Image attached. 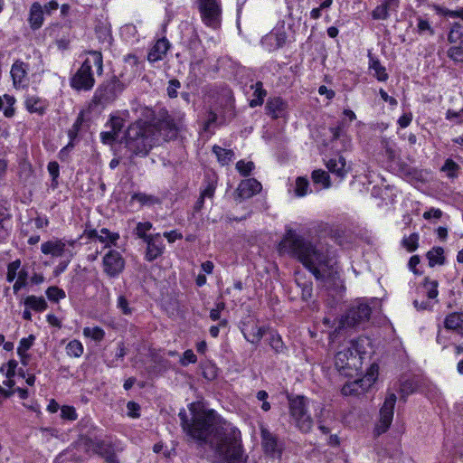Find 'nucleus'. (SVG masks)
<instances>
[{
  "label": "nucleus",
  "instance_id": "obj_1",
  "mask_svg": "<svg viewBox=\"0 0 463 463\" xmlns=\"http://www.w3.org/2000/svg\"><path fill=\"white\" fill-rule=\"evenodd\" d=\"M184 117V114H179L174 118L166 110L161 109L158 117L151 122L136 121L126 131V147L137 156L147 155L160 139L168 141L177 137Z\"/></svg>",
  "mask_w": 463,
  "mask_h": 463
},
{
  "label": "nucleus",
  "instance_id": "obj_2",
  "mask_svg": "<svg viewBox=\"0 0 463 463\" xmlns=\"http://www.w3.org/2000/svg\"><path fill=\"white\" fill-rule=\"evenodd\" d=\"M280 254H288L297 259L308 269L317 280H323L332 272L333 263L326 250L317 246L309 240L298 234L292 229H287L279 242Z\"/></svg>",
  "mask_w": 463,
  "mask_h": 463
},
{
  "label": "nucleus",
  "instance_id": "obj_3",
  "mask_svg": "<svg viewBox=\"0 0 463 463\" xmlns=\"http://www.w3.org/2000/svg\"><path fill=\"white\" fill-rule=\"evenodd\" d=\"M213 463H247L241 433L230 423H223L208 445Z\"/></svg>",
  "mask_w": 463,
  "mask_h": 463
},
{
  "label": "nucleus",
  "instance_id": "obj_4",
  "mask_svg": "<svg viewBox=\"0 0 463 463\" xmlns=\"http://www.w3.org/2000/svg\"><path fill=\"white\" fill-rule=\"evenodd\" d=\"M189 409L192 412L191 420L184 410L178 414L184 431L200 445H209L211 439L222 427L217 414L213 410L195 411L194 403H191Z\"/></svg>",
  "mask_w": 463,
  "mask_h": 463
},
{
  "label": "nucleus",
  "instance_id": "obj_5",
  "mask_svg": "<svg viewBox=\"0 0 463 463\" xmlns=\"http://www.w3.org/2000/svg\"><path fill=\"white\" fill-rule=\"evenodd\" d=\"M88 57L76 73L71 79V87L78 91L90 90L94 84L95 79L92 68H96V71L100 75L103 71V59L100 52L90 51Z\"/></svg>",
  "mask_w": 463,
  "mask_h": 463
},
{
  "label": "nucleus",
  "instance_id": "obj_6",
  "mask_svg": "<svg viewBox=\"0 0 463 463\" xmlns=\"http://www.w3.org/2000/svg\"><path fill=\"white\" fill-rule=\"evenodd\" d=\"M360 342L363 340H350L335 354V368L346 377H353L362 365L360 354L364 353V350Z\"/></svg>",
  "mask_w": 463,
  "mask_h": 463
},
{
  "label": "nucleus",
  "instance_id": "obj_7",
  "mask_svg": "<svg viewBox=\"0 0 463 463\" xmlns=\"http://www.w3.org/2000/svg\"><path fill=\"white\" fill-rule=\"evenodd\" d=\"M125 84L116 76L102 82L95 90L90 107L106 106L112 103L121 94Z\"/></svg>",
  "mask_w": 463,
  "mask_h": 463
},
{
  "label": "nucleus",
  "instance_id": "obj_8",
  "mask_svg": "<svg viewBox=\"0 0 463 463\" xmlns=\"http://www.w3.org/2000/svg\"><path fill=\"white\" fill-rule=\"evenodd\" d=\"M307 402L308 400L304 396H288L290 416L303 432H308L313 426V420L307 411Z\"/></svg>",
  "mask_w": 463,
  "mask_h": 463
},
{
  "label": "nucleus",
  "instance_id": "obj_9",
  "mask_svg": "<svg viewBox=\"0 0 463 463\" xmlns=\"http://www.w3.org/2000/svg\"><path fill=\"white\" fill-rule=\"evenodd\" d=\"M371 313L372 309L368 304L364 302L354 303L341 319L340 326L336 330L340 332L344 328L359 326L368 322Z\"/></svg>",
  "mask_w": 463,
  "mask_h": 463
},
{
  "label": "nucleus",
  "instance_id": "obj_10",
  "mask_svg": "<svg viewBox=\"0 0 463 463\" xmlns=\"http://www.w3.org/2000/svg\"><path fill=\"white\" fill-rule=\"evenodd\" d=\"M84 445L88 451H92L99 455L104 458L106 463H118L117 453L120 452L122 449L111 441L85 438Z\"/></svg>",
  "mask_w": 463,
  "mask_h": 463
},
{
  "label": "nucleus",
  "instance_id": "obj_11",
  "mask_svg": "<svg viewBox=\"0 0 463 463\" xmlns=\"http://www.w3.org/2000/svg\"><path fill=\"white\" fill-rule=\"evenodd\" d=\"M198 9L203 24L213 29L221 25L222 7L219 0H197Z\"/></svg>",
  "mask_w": 463,
  "mask_h": 463
},
{
  "label": "nucleus",
  "instance_id": "obj_12",
  "mask_svg": "<svg viewBox=\"0 0 463 463\" xmlns=\"http://www.w3.org/2000/svg\"><path fill=\"white\" fill-rule=\"evenodd\" d=\"M378 367L372 365L370 372L363 378L352 383H345L342 388V393L345 395H359L367 390L375 382L377 378Z\"/></svg>",
  "mask_w": 463,
  "mask_h": 463
},
{
  "label": "nucleus",
  "instance_id": "obj_13",
  "mask_svg": "<svg viewBox=\"0 0 463 463\" xmlns=\"http://www.w3.org/2000/svg\"><path fill=\"white\" fill-rule=\"evenodd\" d=\"M397 397L394 393H389L380 410V421L375 427V432L377 435H381L387 431L390 428L392 418L393 409L396 403Z\"/></svg>",
  "mask_w": 463,
  "mask_h": 463
},
{
  "label": "nucleus",
  "instance_id": "obj_14",
  "mask_svg": "<svg viewBox=\"0 0 463 463\" xmlns=\"http://www.w3.org/2000/svg\"><path fill=\"white\" fill-rule=\"evenodd\" d=\"M104 272L110 278L118 277L125 268V260L117 250H109L103 257Z\"/></svg>",
  "mask_w": 463,
  "mask_h": 463
},
{
  "label": "nucleus",
  "instance_id": "obj_15",
  "mask_svg": "<svg viewBox=\"0 0 463 463\" xmlns=\"http://www.w3.org/2000/svg\"><path fill=\"white\" fill-rule=\"evenodd\" d=\"M261 188V184L254 178L242 180L234 193V199L241 203L259 194Z\"/></svg>",
  "mask_w": 463,
  "mask_h": 463
},
{
  "label": "nucleus",
  "instance_id": "obj_16",
  "mask_svg": "<svg viewBox=\"0 0 463 463\" xmlns=\"http://www.w3.org/2000/svg\"><path fill=\"white\" fill-rule=\"evenodd\" d=\"M241 330L245 339L251 344H259L265 333L264 328L258 326L257 321L251 317L241 321Z\"/></svg>",
  "mask_w": 463,
  "mask_h": 463
},
{
  "label": "nucleus",
  "instance_id": "obj_17",
  "mask_svg": "<svg viewBox=\"0 0 463 463\" xmlns=\"http://www.w3.org/2000/svg\"><path fill=\"white\" fill-rule=\"evenodd\" d=\"M287 40L286 33L281 29H274L261 39V44L268 51H275L281 48Z\"/></svg>",
  "mask_w": 463,
  "mask_h": 463
},
{
  "label": "nucleus",
  "instance_id": "obj_18",
  "mask_svg": "<svg viewBox=\"0 0 463 463\" xmlns=\"http://www.w3.org/2000/svg\"><path fill=\"white\" fill-rule=\"evenodd\" d=\"M144 241L146 243V260L153 261L163 254L165 246L159 233L153 234L151 238Z\"/></svg>",
  "mask_w": 463,
  "mask_h": 463
},
{
  "label": "nucleus",
  "instance_id": "obj_19",
  "mask_svg": "<svg viewBox=\"0 0 463 463\" xmlns=\"http://www.w3.org/2000/svg\"><path fill=\"white\" fill-rule=\"evenodd\" d=\"M41 250L45 255H52L53 257H60L63 254H68L70 258H72L74 253L72 250L66 249L65 242L55 240V241H48L42 244Z\"/></svg>",
  "mask_w": 463,
  "mask_h": 463
},
{
  "label": "nucleus",
  "instance_id": "obj_20",
  "mask_svg": "<svg viewBox=\"0 0 463 463\" xmlns=\"http://www.w3.org/2000/svg\"><path fill=\"white\" fill-rule=\"evenodd\" d=\"M261 444L266 454L270 456L276 453L281 454L282 446L279 443L277 437L267 429H261Z\"/></svg>",
  "mask_w": 463,
  "mask_h": 463
},
{
  "label": "nucleus",
  "instance_id": "obj_21",
  "mask_svg": "<svg viewBox=\"0 0 463 463\" xmlns=\"http://www.w3.org/2000/svg\"><path fill=\"white\" fill-rule=\"evenodd\" d=\"M266 113L272 118H285L288 104L279 97L269 98L266 103Z\"/></svg>",
  "mask_w": 463,
  "mask_h": 463
},
{
  "label": "nucleus",
  "instance_id": "obj_22",
  "mask_svg": "<svg viewBox=\"0 0 463 463\" xmlns=\"http://www.w3.org/2000/svg\"><path fill=\"white\" fill-rule=\"evenodd\" d=\"M170 48V43L165 38L157 40L155 45L148 52L147 60L150 62H156L164 58Z\"/></svg>",
  "mask_w": 463,
  "mask_h": 463
},
{
  "label": "nucleus",
  "instance_id": "obj_23",
  "mask_svg": "<svg viewBox=\"0 0 463 463\" xmlns=\"http://www.w3.org/2000/svg\"><path fill=\"white\" fill-rule=\"evenodd\" d=\"M444 327L463 336V312H453L444 320Z\"/></svg>",
  "mask_w": 463,
  "mask_h": 463
},
{
  "label": "nucleus",
  "instance_id": "obj_24",
  "mask_svg": "<svg viewBox=\"0 0 463 463\" xmlns=\"http://www.w3.org/2000/svg\"><path fill=\"white\" fill-rule=\"evenodd\" d=\"M326 167L331 173L336 175L341 179L344 178L349 171L345 159L342 156H339L337 159H330L326 163Z\"/></svg>",
  "mask_w": 463,
  "mask_h": 463
},
{
  "label": "nucleus",
  "instance_id": "obj_25",
  "mask_svg": "<svg viewBox=\"0 0 463 463\" xmlns=\"http://www.w3.org/2000/svg\"><path fill=\"white\" fill-rule=\"evenodd\" d=\"M438 281L425 278L424 281L418 287V294L426 296L429 299H434L438 296Z\"/></svg>",
  "mask_w": 463,
  "mask_h": 463
},
{
  "label": "nucleus",
  "instance_id": "obj_26",
  "mask_svg": "<svg viewBox=\"0 0 463 463\" xmlns=\"http://www.w3.org/2000/svg\"><path fill=\"white\" fill-rule=\"evenodd\" d=\"M28 65L23 61H16L11 69V76L15 87L20 85L27 75Z\"/></svg>",
  "mask_w": 463,
  "mask_h": 463
},
{
  "label": "nucleus",
  "instance_id": "obj_27",
  "mask_svg": "<svg viewBox=\"0 0 463 463\" xmlns=\"http://www.w3.org/2000/svg\"><path fill=\"white\" fill-rule=\"evenodd\" d=\"M43 22V10L39 3H33L31 6L29 23L32 29H39Z\"/></svg>",
  "mask_w": 463,
  "mask_h": 463
},
{
  "label": "nucleus",
  "instance_id": "obj_28",
  "mask_svg": "<svg viewBox=\"0 0 463 463\" xmlns=\"http://www.w3.org/2000/svg\"><path fill=\"white\" fill-rule=\"evenodd\" d=\"M369 57V69L373 71V75L380 81H385L388 79V74L386 73L385 67H383L379 60L372 55L371 52L368 53Z\"/></svg>",
  "mask_w": 463,
  "mask_h": 463
},
{
  "label": "nucleus",
  "instance_id": "obj_29",
  "mask_svg": "<svg viewBox=\"0 0 463 463\" xmlns=\"http://www.w3.org/2000/svg\"><path fill=\"white\" fill-rule=\"evenodd\" d=\"M24 306L29 308L33 309L36 312H42L44 311L47 307V302L43 297H36V296H28L24 301Z\"/></svg>",
  "mask_w": 463,
  "mask_h": 463
},
{
  "label": "nucleus",
  "instance_id": "obj_30",
  "mask_svg": "<svg viewBox=\"0 0 463 463\" xmlns=\"http://www.w3.org/2000/svg\"><path fill=\"white\" fill-rule=\"evenodd\" d=\"M9 219L7 209L0 203V243L5 241L10 234V228L7 226Z\"/></svg>",
  "mask_w": 463,
  "mask_h": 463
},
{
  "label": "nucleus",
  "instance_id": "obj_31",
  "mask_svg": "<svg viewBox=\"0 0 463 463\" xmlns=\"http://www.w3.org/2000/svg\"><path fill=\"white\" fill-rule=\"evenodd\" d=\"M426 256L430 267L443 265L445 263L444 250L441 247L432 248L427 252Z\"/></svg>",
  "mask_w": 463,
  "mask_h": 463
},
{
  "label": "nucleus",
  "instance_id": "obj_32",
  "mask_svg": "<svg viewBox=\"0 0 463 463\" xmlns=\"http://www.w3.org/2000/svg\"><path fill=\"white\" fill-rule=\"evenodd\" d=\"M25 106L31 113L43 115L45 110V103L40 98L35 96L28 97L25 100Z\"/></svg>",
  "mask_w": 463,
  "mask_h": 463
},
{
  "label": "nucleus",
  "instance_id": "obj_33",
  "mask_svg": "<svg viewBox=\"0 0 463 463\" xmlns=\"http://www.w3.org/2000/svg\"><path fill=\"white\" fill-rule=\"evenodd\" d=\"M213 151L216 155L218 161L222 165H228L234 157V152L232 150L225 149L219 146H214L213 147Z\"/></svg>",
  "mask_w": 463,
  "mask_h": 463
},
{
  "label": "nucleus",
  "instance_id": "obj_34",
  "mask_svg": "<svg viewBox=\"0 0 463 463\" xmlns=\"http://www.w3.org/2000/svg\"><path fill=\"white\" fill-rule=\"evenodd\" d=\"M267 340L275 353L279 354L285 351L286 346L282 341L281 336L277 332L270 331Z\"/></svg>",
  "mask_w": 463,
  "mask_h": 463
},
{
  "label": "nucleus",
  "instance_id": "obj_35",
  "mask_svg": "<svg viewBox=\"0 0 463 463\" xmlns=\"http://www.w3.org/2000/svg\"><path fill=\"white\" fill-rule=\"evenodd\" d=\"M252 88H255V90L253 92V99L250 101V106L255 108L263 103L267 91L263 89L261 81H257Z\"/></svg>",
  "mask_w": 463,
  "mask_h": 463
},
{
  "label": "nucleus",
  "instance_id": "obj_36",
  "mask_svg": "<svg viewBox=\"0 0 463 463\" xmlns=\"http://www.w3.org/2000/svg\"><path fill=\"white\" fill-rule=\"evenodd\" d=\"M463 40V24L453 23L448 33V41L450 43H460Z\"/></svg>",
  "mask_w": 463,
  "mask_h": 463
},
{
  "label": "nucleus",
  "instance_id": "obj_37",
  "mask_svg": "<svg viewBox=\"0 0 463 463\" xmlns=\"http://www.w3.org/2000/svg\"><path fill=\"white\" fill-rule=\"evenodd\" d=\"M15 99L14 97L5 95L4 99L0 97V110L4 111V115L7 118H11L14 114V104Z\"/></svg>",
  "mask_w": 463,
  "mask_h": 463
},
{
  "label": "nucleus",
  "instance_id": "obj_38",
  "mask_svg": "<svg viewBox=\"0 0 463 463\" xmlns=\"http://www.w3.org/2000/svg\"><path fill=\"white\" fill-rule=\"evenodd\" d=\"M28 276L29 272L24 266L19 270L18 275L16 277L17 279L13 285V290L14 294H17L23 288H25L27 286Z\"/></svg>",
  "mask_w": 463,
  "mask_h": 463
},
{
  "label": "nucleus",
  "instance_id": "obj_39",
  "mask_svg": "<svg viewBox=\"0 0 463 463\" xmlns=\"http://www.w3.org/2000/svg\"><path fill=\"white\" fill-rule=\"evenodd\" d=\"M205 183L206 186L202 190L200 195L204 198H213L217 185L216 176L214 175L213 176H206Z\"/></svg>",
  "mask_w": 463,
  "mask_h": 463
},
{
  "label": "nucleus",
  "instance_id": "obj_40",
  "mask_svg": "<svg viewBox=\"0 0 463 463\" xmlns=\"http://www.w3.org/2000/svg\"><path fill=\"white\" fill-rule=\"evenodd\" d=\"M311 177L315 184H322L323 188L330 187V176L326 171L321 169L314 170Z\"/></svg>",
  "mask_w": 463,
  "mask_h": 463
},
{
  "label": "nucleus",
  "instance_id": "obj_41",
  "mask_svg": "<svg viewBox=\"0 0 463 463\" xmlns=\"http://www.w3.org/2000/svg\"><path fill=\"white\" fill-rule=\"evenodd\" d=\"M35 337L33 335H30L28 337L22 338L19 342L17 348V354L20 357H29L27 351L32 347Z\"/></svg>",
  "mask_w": 463,
  "mask_h": 463
},
{
  "label": "nucleus",
  "instance_id": "obj_42",
  "mask_svg": "<svg viewBox=\"0 0 463 463\" xmlns=\"http://www.w3.org/2000/svg\"><path fill=\"white\" fill-rule=\"evenodd\" d=\"M66 353L71 357H80L83 354V345L76 339L71 340L66 345Z\"/></svg>",
  "mask_w": 463,
  "mask_h": 463
},
{
  "label": "nucleus",
  "instance_id": "obj_43",
  "mask_svg": "<svg viewBox=\"0 0 463 463\" xmlns=\"http://www.w3.org/2000/svg\"><path fill=\"white\" fill-rule=\"evenodd\" d=\"M117 307L125 316H131L134 308L130 307L129 301L123 294L119 295L117 298Z\"/></svg>",
  "mask_w": 463,
  "mask_h": 463
},
{
  "label": "nucleus",
  "instance_id": "obj_44",
  "mask_svg": "<svg viewBox=\"0 0 463 463\" xmlns=\"http://www.w3.org/2000/svg\"><path fill=\"white\" fill-rule=\"evenodd\" d=\"M21 269V260L19 259L10 262L7 266L6 280L13 282Z\"/></svg>",
  "mask_w": 463,
  "mask_h": 463
},
{
  "label": "nucleus",
  "instance_id": "obj_45",
  "mask_svg": "<svg viewBox=\"0 0 463 463\" xmlns=\"http://www.w3.org/2000/svg\"><path fill=\"white\" fill-rule=\"evenodd\" d=\"M309 183L305 177H298L296 180L295 194L298 197L307 194Z\"/></svg>",
  "mask_w": 463,
  "mask_h": 463
},
{
  "label": "nucleus",
  "instance_id": "obj_46",
  "mask_svg": "<svg viewBox=\"0 0 463 463\" xmlns=\"http://www.w3.org/2000/svg\"><path fill=\"white\" fill-rule=\"evenodd\" d=\"M45 293L47 298L54 302H58L66 297L64 290L55 286L49 287Z\"/></svg>",
  "mask_w": 463,
  "mask_h": 463
},
{
  "label": "nucleus",
  "instance_id": "obj_47",
  "mask_svg": "<svg viewBox=\"0 0 463 463\" xmlns=\"http://www.w3.org/2000/svg\"><path fill=\"white\" fill-rule=\"evenodd\" d=\"M83 334L85 336L91 337L95 341H101L104 338L105 332L99 326L95 327H85L83 329Z\"/></svg>",
  "mask_w": 463,
  "mask_h": 463
},
{
  "label": "nucleus",
  "instance_id": "obj_48",
  "mask_svg": "<svg viewBox=\"0 0 463 463\" xmlns=\"http://www.w3.org/2000/svg\"><path fill=\"white\" fill-rule=\"evenodd\" d=\"M100 233L99 241L107 244H116L117 241L119 239V235L118 233H111L106 228L101 229Z\"/></svg>",
  "mask_w": 463,
  "mask_h": 463
},
{
  "label": "nucleus",
  "instance_id": "obj_49",
  "mask_svg": "<svg viewBox=\"0 0 463 463\" xmlns=\"http://www.w3.org/2000/svg\"><path fill=\"white\" fill-rule=\"evenodd\" d=\"M419 241V234L412 233L407 238H403L402 245L408 251L412 252L417 250Z\"/></svg>",
  "mask_w": 463,
  "mask_h": 463
},
{
  "label": "nucleus",
  "instance_id": "obj_50",
  "mask_svg": "<svg viewBox=\"0 0 463 463\" xmlns=\"http://www.w3.org/2000/svg\"><path fill=\"white\" fill-rule=\"evenodd\" d=\"M152 228V223L149 222H138L136 227V234L143 239L144 241L147 240L148 238H151L153 235H147L146 232L149 231Z\"/></svg>",
  "mask_w": 463,
  "mask_h": 463
},
{
  "label": "nucleus",
  "instance_id": "obj_51",
  "mask_svg": "<svg viewBox=\"0 0 463 463\" xmlns=\"http://www.w3.org/2000/svg\"><path fill=\"white\" fill-rule=\"evenodd\" d=\"M253 168H254V163L251 161L245 162L243 160H240L236 164V169L243 176L250 175V174Z\"/></svg>",
  "mask_w": 463,
  "mask_h": 463
},
{
  "label": "nucleus",
  "instance_id": "obj_52",
  "mask_svg": "<svg viewBox=\"0 0 463 463\" xmlns=\"http://www.w3.org/2000/svg\"><path fill=\"white\" fill-rule=\"evenodd\" d=\"M463 48L458 44L457 46L450 47L448 52L447 55L457 62H463Z\"/></svg>",
  "mask_w": 463,
  "mask_h": 463
},
{
  "label": "nucleus",
  "instance_id": "obj_53",
  "mask_svg": "<svg viewBox=\"0 0 463 463\" xmlns=\"http://www.w3.org/2000/svg\"><path fill=\"white\" fill-rule=\"evenodd\" d=\"M132 200L138 201L142 204H154L158 202L155 196L147 195L142 193L134 194L132 195Z\"/></svg>",
  "mask_w": 463,
  "mask_h": 463
},
{
  "label": "nucleus",
  "instance_id": "obj_54",
  "mask_svg": "<svg viewBox=\"0 0 463 463\" xmlns=\"http://www.w3.org/2000/svg\"><path fill=\"white\" fill-rule=\"evenodd\" d=\"M48 171H49V174L51 175L52 180V187H56L57 184H58V182H57V178L59 177V164L55 161H52V162H50L48 164Z\"/></svg>",
  "mask_w": 463,
  "mask_h": 463
},
{
  "label": "nucleus",
  "instance_id": "obj_55",
  "mask_svg": "<svg viewBox=\"0 0 463 463\" xmlns=\"http://www.w3.org/2000/svg\"><path fill=\"white\" fill-rule=\"evenodd\" d=\"M181 82L177 79H172L168 81L167 95L169 98L174 99L177 97V90L180 89Z\"/></svg>",
  "mask_w": 463,
  "mask_h": 463
},
{
  "label": "nucleus",
  "instance_id": "obj_56",
  "mask_svg": "<svg viewBox=\"0 0 463 463\" xmlns=\"http://www.w3.org/2000/svg\"><path fill=\"white\" fill-rule=\"evenodd\" d=\"M111 131L115 132L116 137L118 138L119 133L124 127V120L119 117H112L110 119Z\"/></svg>",
  "mask_w": 463,
  "mask_h": 463
},
{
  "label": "nucleus",
  "instance_id": "obj_57",
  "mask_svg": "<svg viewBox=\"0 0 463 463\" xmlns=\"http://www.w3.org/2000/svg\"><path fill=\"white\" fill-rule=\"evenodd\" d=\"M33 169L30 165L24 164L21 166L20 178L23 179L24 183H32Z\"/></svg>",
  "mask_w": 463,
  "mask_h": 463
},
{
  "label": "nucleus",
  "instance_id": "obj_58",
  "mask_svg": "<svg viewBox=\"0 0 463 463\" xmlns=\"http://www.w3.org/2000/svg\"><path fill=\"white\" fill-rule=\"evenodd\" d=\"M458 168V165L452 160L447 159L442 166L441 170L448 173V176L454 177L456 170Z\"/></svg>",
  "mask_w": 463,
  "mask_h": 463
},
{
  "label": "nucleus",
  "instance_id": "obj_59",
  "mask_svg": "<svg viewBox=\"0 0 463 463\" xmlns=\"http://www.w3.org/2000/svg\"><path fill=\"white\" fill-rule=\"evenodd\" d=\"M61 418L74 420L77 419V413L73 407L71 406H62L61 409Z\"/></svg>",
  "mask_w": 463,
  "mask_h": 463
},
{
  "label": "nucleus",
  "instance_id": "obj_60",
  "mask_svg": "<svg viewBox=\"0 0 463 463\" xmlns=\"http://www.w3.org/2000/svg\"><path fill=\"white\" fill-rule=\"evenodd\" d=\"M372 17L374 20H386L389 17V14L381 5H379L373 10Z\"/></svg>",
  "mask_w": 463,
  "mask_h": 463
},
{
  "label": "nucleus",
  "instance_id": "obj_61",
  "mask_svg": "<svg viewBox=\"0 0 463 463\" xmlns=\"http://www.w3.org/2000/svg\"><path fill=\"white\" fill-rule=\"evenodd\" d=\"M197 361L196 355L194 354V352L191 349L186 350L183 357L180 360V363L182 365L185 366L188 364H194Z\"/></svg>",
  "mask_w": 463,
  "mask_h": 463
},
{
  "label": "nucleus",
  "instance_id": "obj_62",
  "mask_svg": "<svg viewBox=\"0 0 463 463\" xmlns=\"http://www.w3.org/2000/svg\"><path fill=\"white\" fill-rule=\"evenodd\" d=\"M382 146L390 159H393L395 157V151L392 147V145L387 138H383Z\"/></svg>",
  "mask_w": 463,
  "mask_h": 463
},
{
  "label": "nucleus",
  "instance_id": "obj_63",
  "mask_svg": "<svg viewBox=\"0 0 463 463\" xmlns=\"http://www.w3.org/2000/svg\"><path fill=\"white\" fill-rule=\"evenodd\" d=\"M418 30L420 33H422L424 31H429L431 35L434 34V31L430 27L429 22L420 17L418 18Z\"/></svg>",
  "mask_w": 463,
  "mask_h": 463
},
{
  "label": "nucleus",
  "instance_id": "obj_64",
  "mask_svg": "<svg viewBox=\"0 0 463 463\" xmlns=\"http://www.w3.org/2000/svg\"><path fill=\"white\" fill-rule=\"evenodd\" d=\"M442 216V212L439 209L430 208L429 211L423 213V218L425 220H430L434 217L436 219H439Z\"/></svg>",
  "mask_w": 463,
  "mask_h": 463
}]
</instances>
